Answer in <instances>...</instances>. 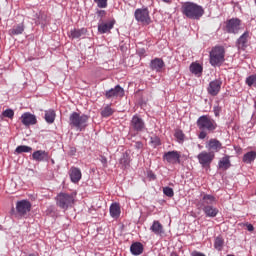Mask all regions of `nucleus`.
<instances>
[{"label": "nucleus", "mask_w": 256, "mask_h": 256, "mask_svg": "<svg viewBox=\"0 0 256 256\" xmlns=\"http://www.w3.org/2000/svg\"><path fill=\"white\" fill-rule=\"evenodd\" d=\"M246 85L248 87H255L256 88V75H250L246 78Z\"/></svg>", "instance_id": "36"}, {"label": "nucleus", "mask_w": 256, "mask_h": 256, "mask_svg": "<svg viewBox=\"0 0 256 256\" xmlns=\"http://www.w3.org/2000/svg\"><path fill=\"white\" fill-rule=\"evenodd\" d=\"M256 159V152L255 151H250L244 154L243 156V162L247 163L248 165L253 163Z\"/></svg>", "instance_id": "29"}, {"label": "nucleus", "mask_w": 256, "mask_h": 256, "mask_svg": "<svg viewBox=\"0 0 256 256\" xmlns=\"http://www.w3.org/2000/svg\"><path fill=\"white\" fill-rule=\"evenodd\" d=\"M33 151V148L30 146L20 145L15 149V152L18 154L21 153H31Z\"/></svg>", "instance_id": "34"}, {"label": "nucleus", "mask_w": 256, "mask_h": 256, "mask_svg": "<svg viewBox=\"0 0 256 256\" xmlns=\"http://www.w3.org/2000/svg\"><path fill=\"white\" fill-rule=\"evenodd\" d=\"M130 127L133 131L141 133V131L145 130V121L139 115H134L131 119Z\"/></svg>", "instance_id": "10"}, {"label": "nucleus", "mask_w": 256, "mask_h": 256, "mask_svg": "<svg viewBox=\"0 0 256 256\" xmlns=\"http://www.w3.org/2000/svg\"><path fill=\"white\" fill-rule=\"evenodd\" d=\"M246 228H247V231H254V229H255V227H253V225L252 224H249V223H247L246 224Z\"/></svg>", "instance_id": "44"}, {"label": "nucleus", "mask_w": 256, "mask_h": 256, "mask_svg": "<svg viewBox=\"0 0 256 256\" xmlns=\"http://www.w3.org/2000/svg\"><path fill=\"white\" fill-rule=\"evenodd\" d=\"M99 9H105L107 7V0H94Z\"/></svg>", "instance_id": "40"}, {"label": "nucleus", "mask_w": 256, "mask_h": 256, "mask_svg": "<svg viewBox=\"0 0 256 256\" xmlns=\"http://www.w3.org/2000/svg\"><path fill=\"white\" fill-rule=\"evenodd\" d=\"M202 206L205 207V205H213V203L217 202V199L213 195L205 194L202 197Z\"/></svg>", "instance_id": "28"}, {"label": "nucleus", "mask_w": 256, "mask_h": 256, "mask_svg": "<svg viewBox=\"0 0 256 256\" xmlns=\"http://www.w3.org/2000/svg\"><path fill=\"white\" fill-rule=\"evenodd\" d=\"M197 159L202 167H211V163L215 159V153L202 151L198 154Z\"/></svg>", "instance_id": "8"}, {"label": "nucleus", "mask_w": 256, "mask_h": 256, "mask_svg": "<svg viewBox=\"0 0 256 256\" xmlns=\"http://www.w3.org/2000/svg\"><path fill=\"white\" fill-rule=\"evenodd\" d=\"M22 123L26 127H29V125H35L37 123V117L29 112H25L21 116Z\"/></svg>", "instance_id": "18"}, {"label": "nucleus", "mask_w": 256, "mask_h": 256, "mask_svg": "<svg viewBox=\"0 0 256 256\" xmlns=\"http://www.w3.org/2000/svg\"><path fill=\"white\" fill-rule=\"evenodd\" d=\"M70 179L72 181V183H79V181H81V169L77 168V167H72L70 168Z\"/></svg>", "instance_id": "20"}, {"label": "nucleus", "mask_w": 256, "mask_h": 256, "mask_svg": "<svg viewBox=\"0 0 256 256\" xmlns=\"http://www.w3.org/2000/svg\"><path fill=\"white\" fill-rule=\"evenodd\" d=\"M163 160L167 161L171 165H177V163H181V154L177 151H168L163 155Z\"/></svg>", "instance_id": "11"}, {"label": "nucleus", "mask_w": 256, "mask_h": 256, "mask_svg": "<svg viewBox=\"0 0 256 256\" xmlns=\"http://www.w3.org/2000/svg\"><path fill=\"white\" fill-rule=\"evenodd\" d=\"M223 245H225V240L220 236L216 237L214 241L215 249H217V251H221L223 249Z\"/></svg>", "instance_id": "33"}, {"label": "nucleus", "mask_w": 256, "mask_h": 256, "mask_svg": "<svg viewBox=\"0 0 256 256\" xmlns=\"http://www.w3.org/2000/svg\"><path fill=\"white\" fill-rule=\"evenodd\" d=\"M28 256H39V255H37V254H35V253H31V254H29Z\"/></svg>", "instance_id": "49"}, {"label": "nucleus", "mask_w": 256, "mask_h": 256, "mask_svg": "<svg viewBox=\"0 0 256 256\" xmlns=\"http://www.w3.org/2000/svg\"><path fill=\"white\" fill-rule=\"evenodd\" d=\"M163 193L166 195V197H173L175 195V192L173 191V188L171 187H164Z\"/></svg>", "instance_id": "39"}, {"label": "nucleus", "mask_w": 256, "mask_h": 256, "mask_svg": "<svg viewBox=\"0 0 256 256\" xmlns=\"http://www.w3.org/2000/svg\"><path fill=\"white\" fill-rule=\"evenodd\" d=\"M32 159L34 161H38L39 163L43 161H49V152L45 150H37L33 152Z\"/></svg>", "instance_id": "17"}, {"label": "nucleus", "mask_w": 256, "mask_h": 256, "mask_svg": "<svg viewBox=\"0 0 256 256\" xmlns=\"http://www.w3.org/2000/svg\"><path fill=\"white\" fill-rule=\"evenodd\" d=\"M172 256H178L177 254H174V255H172Z\"/></svg>", "instance_id": "52"}, {"label": "nucleus", "mask_w": 256, "mask_h": 256, "mask_svg": "<svg viewBox=\"0 0 256 256\" xmlns=\"http://www.w3.org/2000/svg\"><path fill=\"white\" fill-rule=\"evenodd\" d=\"M174 137H176L178 143H183V141H185V134L181 130H176Z\"/></svg>", "instance_id": "37"}, {"label": "nucleus", "mask_w": 256, "mask_h": 256, "mask_svg": "<svg viewBox=\"0 0 256 256\" xmlns=\"http://www.w3.org/2000/svg\"><path fill=\"white\" fill-rule=\"evenodd\" d=\"M25 31V26L23 24H19L16 27L10 29V35H21Z\"/></svg>", "instance_id": "31"}, {"label": "nucleus", "mask_w": 256, "mask_h": 256, "mask_svg": "<svg viewBox=\"0 0 256 256\" xmlns=\"http://www.w3.org/2000/svg\"><path fill=\"white\" fill-rule=\"evenodd\" d=\"M151 144L153 147H159V145H161V139L157 136L151 137Z\"/></svg>", "instance_id": "41"}, {"label": "nucleus", "mask_w": 256, "mask_h": 256, "mask_svg": "<svg viewBox=\"0 0 256 256\" xmlns=\"http://www.w3.org/2000/svg\"><path fill=\"white\" fill-rule=\"evenodd\" d=\"M89 122V116L86 114H79L73 112L69 116V125L72 129H77V131H85L87 129V123Z\"/></svg>", "instance_id": "2"}, {"label": "nucleus", "mask_w": 256, "mask_h": 256, "mask_svg": "<svg viewBox=\"0 0 256 256\" xmlns=\"http://www.w3.org/2000/svg\"><path fill=\"white\" fill-rule=\"evenodd\" d=\"M135 148H136V149H142V148H143V143H141V142H136V143H135Z\"/></svg>", "instance_id": "45"}, {"label": "nucleus", "mask_w": 256, "mask_h": 256, "mask_svg": "<svg viewBox=\"0 0 256 256\" xmlns=\"http://www.w3.org/2000/svg\"><path fill=\"white\" fill-rule=\"evenodd\" d=\"M114 26L115 20L109 22H101L98 24V33H101L102 35L105 33H110Z\"/></svg>", "instance_id": "16"}, {"label": "nucleus", "mask_w": 256, "mask_h": 256, "mask_svg": "<svg viewBox=\"0 0 256 256\" xmlns=\"http://www.w3.org/2000/svg\"><path fill=\"white\" fill-rule=\"evenodd\" d=\"M196 125L200 131L213 133L217 129V122L209 115H202L197 119Z\"/></svg>", "instance_id": "3"}, {"label": "nucleus", "mask_w": 256, "mask_h": 256, "mask_svg": "<svg viewBox=\"0 0 256 256\" xmlns=\"http://www.w3.org/2000/svg\"><path fill=\"white\" fill-rule=\"evenodd\" d=\"M3 117H7L8 119H13V117L15 116V112L13 111V109H6L3 113H2Z\"/></svg>", "instance_id": "38"}, {"label": "nucleus", "mask_w": 256, "mask_h": 256, "mask_svg": "<svg viewBox=\"0 0 256 256\" xmlns=\"http://www.w3.org/2000/svg\"><path fill=\"white\" fill-rule=\"evenodd\" d=\"M164 3H171V0H162Z\"/></svg>", "instance_id": "48"}, {"label": "nucleus", "mask_w": 256, "mask_h": 256, "mask_svg": "<svg viewBox=\"0 0 256 256\" xmlns=\"http://www.w3.org/2000/svg\"><path fill=\"white\" fill-rule=\"evenodd\" d=\"M227 33H233L237 35L241 31V20L239 18H231L226 22Z\"/></svg>", "instance_id": "9"}, {"label": "nucleus", "mask_w": 256, "mask_h": 256, "mask_svg": "<svg viewBox=\"0 0 256 256\" xmlns=\"http://www.w3.org/2000/svg\"><path fill=\"white\" fill-rule=\"evenodd\" d=\"M31 202L29 200H20L16 203V213L18 217H27L31 212Z\"/></svg>", "instance_id": "7"}, {"label": "nucleus", "mask_w": 256, "mask_h": 256, "mask_svg": "<svg viewBox=\"0 0 256 256\" xmlns=\"http://www.w3.org/2000/svg\"><path fill=\"white\" fill-rule=\"evenodd\" d=\"M120 165H122L123 169H127V167H129V154L127 153H123L120 160H119Z\"/></svg>", "instance_id": "30"}, {"label": "nucleus", "mask_w": 256, "mask_h": 256, "mask_svg": "<svg viewBox=\"0 0 256 256\" xmlns=\"http://www.w3.org/2000/svg\"><path fill=\"white\" fill-rule=\"evenodd\" d=\"M221 85H223V81L221 79L211 81L207 88L208 94L212 97H217L221 91Z\"/></svg>", "instance_id": "12"}, {"label": "nucleus", "mask_w": 256, "mask_h": 256, "mask_svg": "<svg viewBox=\"0 0 256 256\" xmlns=\"http://www.w3.org/2000/svg\"><path fill=\"white\" fill-rule=\"evenodd\" d=\"M113 113H114L113 108L108 105L102 109L101 116L102 117H111V115H113Z\"/></svg>", "instance_id": "35"}, {"label": "nucleus", "mask_w": 256, "mask_h": 256, "mask_svg": "<svg viewBox=\"0 0 256 256\" xmlns=\"http://www.w3.org/2000/svg\"><path fill=\"white\" fill-rule=\"evenodd\" d=\"M192 256H205V254H203L201 252H193Z\"/></svg>", "instance_id": "46"}, {"label": "nucleus", "mask_w": 256, "mask_h": 256, "mask_svg": "<svg viewBox=\"0 0 256 256\" xmlns=\"http://www.w3.org/2000/svg\"><path fill=\"white\" fill-rule=\"evenodd\" d=\"M238 51H245L249 47V31L244 32L236 41Z\"/></svg>", "instance_id": "13"}, {"label": "nucleus", "mask_w": 256, "mask_h": 256, "mask_svg": "<svg viewBox=\"0 0 256 256\" xmlns=\"http://www.w3.org/2000/svg\"><path fill=\"white\" fill-rule=\"evenodd\" d=\"M225 62V48L215 46L210 52V64L212 67H221Z\"/></svg>", "instance_id": "4"}, {"label": "nucleus", "mask_w": 256, "mask_h": 256, "mask_svg": "<svg viewBox=\"0 0 256 256\" xmlns=\"http://www.w3.org/2000/svg\"><path fill=\"white\" fill-rule=\"evenodd\" d=\"M55 117H57L55 110L49 109L45 111L44 119L49 125L55 123Z\"/></svg>", "instance_id": "23"}, {"label": "nucleus", "mask_w": 256, "mask_h": 256, "mask_svg": "<svg viewBox=\"0 0 256 256\" xmlns=\"http://www.w3.org/2000/svg\"><path fill=\"white\" fill-rule=\"evenodd\" d=\"M182 14L187 17V19H194L198 21L205 15V10L203 9V6H200L199 4H195L193 2H185L182 5Z\"/></svg>", "instance_id": "1"}, {"label": "nucleus", "mask_w": 256, "mask_h": 256, "mask_svg": "<svg viewBox=\"0 0 256 256\" xmlns=\"http://www.w3.org/2000/svg\"><path fill=\"white\" fill-rule=\"evenodd\" d=\"M110 215L114 219H117V217H119V215H121V207L119 206L118 203H113L110 206Z\"/></svg>", "instance_id": "27"}, {"label": "nucleus", "mask_w": 256, "mask_h": 256, "mask_svg": "<svg viewBox=\"0 0 256 256\" xmlns=\"http://www.w3.org/2000/svg\"><path fill=\"white\" fill-rule=\"evenodd\" d=\"M132 255H141L143 253V244L141 242H135L130 246Z\"/></svg>", "instance_id": "25"}, {"label": "nucleus", "mask_w": 256, "mask_h": 256, "mask_svg": "<svg viewBox=\"0 0 256 256\" xmlns=\"http://www.w3.org/2000/svg\"><path fill=\"white\" fill-rule=\"evenodd\" d=\"M190 71L194 75H199V73H203V67L200 64L192 63L190 65Z\"/></svg>", "instance_id": "32"}, {"label": "nucleus", "mask_w": 256, "mask_h": 256, "mask_svg": "<svg viewBox=\"0 0 256 256\" xmlns=\"http://www.w3.org/2000/svg\"><path fill=\"white\" fill-rule=\"evenodd\" d=\"M98 15H99L100 17H103V15H105V10H100V11H98Z\"/></svg>", "instance_id": "47"}, {"label": "nucleus", "mask_w": 256, "mask_h": 256, "mask_svg": "<svg viewBox=\"0 0 256 256\" xmlns=\"http://www.w3.org/2000/svg\"><path fill=\"white\" fill-rule=\"evenodd\" d=\"M134 17L138 23L142 25H151V16H149L148 8H138L134 12Z\"/></svg>", "instance_id": "6"}, {"label": "nucleus", "mask_w": 256, "mask_h": 256, "mask_svg": "<svg viewBox=\"0 0 256 256\" xmlns=\"http://www.w3.org/2000/svg\"><path fill=\"white\" fill-rule=\"evenodd\" d=\"M85 33H87V29L85 28H81V29L74 28L70 30L69 37L70 39H79V37H83Z\"/></svg>", "instance_id": "22"}, {"label": "nucleus", "mask_w": 256, "mask_h": 256, "mask_svg": "<svg viewBox=\"0 0 256 256\" xmlns=\"http://www.w3.org/2000/svg\"><path fill=\"white\" fill-rule=\"evenodd\" d=\"M150 231H152V233L154 235H162L163 233V225L160 224L159 221L155 220L152 224V226L150 227Z\"/></svg>", "instance_id": "24"}, {"label": "nucleus", "mask_w": 256, "mask_h": 256, "mask_svg": "<svg viewBox=\"0 0 256 256\" xmlns=\"http://www.w3.org/2000/svg\"><path fill=\"white\" fill-rule=\"evenodd\" d=\"M202 210L206 217L215 218L216 215H219V209L213 205H204Z\"/></svg>", "instance_id": "19"}, {"label": "nucleus", "mask_w": 256, "mask_h": 256, "mask_svg": "<svg viewBox=\"0 0 256 256\" xmlns=\"http://www.w3.org/2000/svg\"><path fill=\"white\" fill-rule=\"evenodd\" d=\"M213 111H214L215 117H219V115L221 113V107L219 105H216V106H214Z\"/></svg>", "instance_id": "42"}, {"label": "nucleus", "mask_w": 256, "mask_h": 256, "mask_svg": "<svg viewBox=\"0 0 256 256\" xmlns=\"http://www.w3.org/2000/svg\"><path fill=\"white\" fill-rule=\"evenodd\" d=\"M163 67H165V62H163V59L161 58H155L150 62V68L152 71L159 72L161 69H163Z\"/></svg>", "instance_id": "21"}, {"label": "nucleus", "mask_w": 256, "mask_h": 256, "mask_svg": "<svg viewBox=\"0 0 256 256\" xmlns=\"http://www.w3.org/2000/svg\"><path fill=\"white\" fill-rule=\"evenodd\" d=\"M207 130H201L200 134H199V139H205V137H207Z\"/></svg>", "instance_id": "43"}, {"label": "nucleus", "mask_w": 256, "mask_h": 256, "mask_svg": "<svg viewBox=\"0 0 256 256\" xmlns=\"http://www.w3.org/2000/svg\"><path fill=\"white\" fill-rule=\"evenodd\" d=\"M123 95H125V90L120 85H116L114 88L105 92L106 99H111L113 97H123Z\"/></svg>", "instance_id": "14"}, {"label": "nucleus", "mask_w": 256, "mask_h": 256, "mask_svg": "<svg viewBox=\"0 0 256 256\" xmlns=\"http://www.w3.org/2000/svg\"><path fill=\"white\" fill-rule=\"evenodd\" d=\"M206 147L210 151V153H219L220 150L223 149V144L221 143V141L212 138L208 141Z\"/></svg>", "instance_id": "15"}, {"label": "nucleus", "mask_w": 256, "mask_h": 256, "mask_svg": "<svg viewBox=\"0 0 256 256\" xmlns=\"http://www.w3.org/2000/svg\"><path fill=\"white\" fill-rule=\"evenodd\" d=\"M73 203H75V198L71 194L60 193L56 196V205L60 209H69Z\"/></svg>", "instance_id": "5"}, {"label": "nucleus", "mask_w": 256, "mask_h": 256, "mask_svg": "<svg viewBox=\"0 0 256 256\" xmlns=\"http://www.w3.org/2000/svg\"><path fill=\"white\" fill-rule=\"evenodd\" d=\"M152 179H155V175H152Z\"/></svg>", "instance_id": "51"}, {"label": "nucleus", "mask_w": 256, "mask_h": 256, "mask_svg": "<svg viewBox=\"0 0 256 256\" xmlns=\"http://www.w3.org/2000/svg\"><path fill=\"white\" fill-rule=\"evenodd\" d=\"M102 163H107V159L104 158V159L102 160Z\"/></svg>", "instance_id": "50"}, {"label": "nucleus", "mask_w": 256, "mask_h": 256, "mask_svg": "<svg viewBox=\"0 0 256 256\" xmlns=\"http://www.w3.org/2000/svg\"><path fill=\"white\" fill-rule=\"evenodd\" d=\"M219 169H223V171H227L229 167H231V160L229 159V156H224L219 162H218Z\"/></svg>", "instance_id": "26"}]
</instances>
